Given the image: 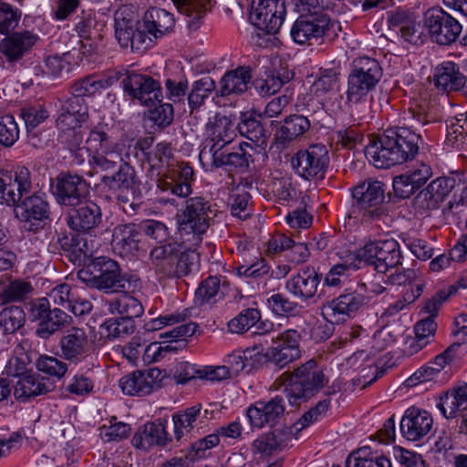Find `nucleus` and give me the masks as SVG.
I'll use <instances>...</instances> for the list:
<instances>
[{"label":"nucleus","instance_id":"f257e3e1","mask_svg":"<svg viewBox=\"0 0 467 467\" xmlns=\"http://www.w3.org/2000/svg\"><path fill=\"white\" fill-rule=\"evenodd\" d=\"M88 150L93 153V167L102 172L113 171L104 175L102 184L111 191L129 192L136 194L140 192V181L135 169L123 161L122 146L115 141L108 132L107 125L98 124L89 130L87 137Z\"/></svg>","mask_w":467,"mask_h":467},{"label":"nucleus","instance_id":"f03ea898","mask_svg":"<svg viewBox=\"0 0 467 467\" xmlns=\"http://www.w3.org/2000/svg\"><path fill=\"white\" fill-rule=\"evenodd\" d=\"M421 135L407 127L387 129L366 147L365 154L379 169H388L412 161L419 152Z\"/></svg>","mask_w":467,"mask_h":467},{"label":"nucleus","instance_id":"7ed1b4c3","mask_svg":"<svg viewBox=\"0 0 467 467\" xmlns=\"http://www.w3.org/2000/svg\"><path fill=\"white\" fill-rule=\"evenodd\" d=\"M381 77L382 68L376 59L360 57L353 60L346 93V104L353 120L364 121L373 118L369 94Z\"/></svg>","mask_w":467,"mask_h":467},{"label":"nucleus","instance_id":"20e7f679","mask_svg":"<svg viewBox=\"0 0 467 467\" xmlns=\"http://www.w3.org/2000/svg\"><path fill=\"white\" fill-rule=\"evenodd\" d=\"M327 382L328 379L317 363L309 359L293 373L284 372L270 389L283 392L291 406H297L315 396Z\"/></svg>","mask_w":467,"mask_h":467},{"label":"nucleus","instance_id":"39448f33","mask_svg":"<svg viewBox=\"0 0 467 467\" xmlns=\"http://www.w3.org/2000/svg\"><path fill=\"white\" fill-rule=\"evenodd\" d=\"M214 212L209 201L202 197H192L176 215L178 232L183 244L198 246L202 235L210 227Z\"/></svg>","mask_w":467,"mask_h":467},{"label":"nucleus","instance_id":"423d86ee","mask_svg":"<svg viewBox=\"0 0 467 467\" xmlns=\"http://www.w3.org/2000/svg\"><path fill=\"white\" fill-rule=\"evenodd\" d=\"M93 267L98 274H88L80 270L78 277L88 285L99 289L114 292L134 291L140 286V279L136 275H121L119 265L112 259L98 257L93 262Z\"/></svg>","mask_w":467,"mask_h":467},{"label":"nucleus","instance_id":"0eeeda50","mask_svg":"<svg viewBox=\"0 0 467 467\" xmlns=\"http://www.w3.org/2000/svg\"><path fill=\"white\" fill-rule=\"evenodd\" d=\"M384 184L379 181L368 180L353 189L354 202L348 217L362 221H373L384 213Z\"/></svg>","mask_w":467,"mask_h":467},{"label":"nucleus","instance_id":"6e6552de","mask_svg":"<svg viewBox=\"0 0 467 467\" xmlns=\"http://www.w3.org/2000/svg\"><path fill=\"white\" fill-rule=\"evenodd\" d=\"M296 174L305 180L323 179L329 164V155L323 144H312L295 153L290 160Z\"/></svg>","mask_w":467,"mask_h":467},{"label":"nucleus","instance_id":"1a4fd4ad","mask_svg":"<svg viewBox=\"0 0 467 467\" xmlns=\"http://www.w3.org/2000/svg\"><path fill=\"white\" fill-rule=\"evenodd\" d=\"M358 256L379 274L397 267L402 259L400 244L394 239L369 241L358 250Z\"/></svg>","mask_w":467,"mask_h":467},{"label":"nucleus","instance_id":"9d476101","mask_svg":"<svg viewBox=\"0 0 467 467\" xmlns=\"http://www.w3.org/2000/svg\"><path fill=\"white\" fill-rule=\"evenodd\" d=\"M115 37L122 48L140 52L147 48L148 40L143 31L137 28V19L131 6L122 5L114 15Z\"/></svg>","mask_w":467,"mask_h":467},{"label":"nucleus","instance_id":"9b49d317","mask_svg":"<svg viewBox=\"0 0 467 467\" xmlns=\"http://www.w3.org/2000/svg\"><path fill=\"white\" fill-rule=\"evenodd\" d=\"M369 295L362 293L358 287L347 289L337 297L333 298L322 306V315L333 322L343 323L354 317L358 311L370 304Z\"/></svg>","mask_w":467,"mask_h":467},{"label":"nucleus","instance_id":"f8f14e48","mask_svg":"<svg viewBox=\"0 0 467 467\" xmlns=\"http://www.w3.org/2000/svg\"><path fill=\"white\" fill-rule=\"evenodd\" d=\"M332 26L328 15L298 16L290 28V36L298 45H313L328 35Z\"/></svg>","mask_w":467,"mask_h":467},{"label":"nucleus","instance_id":"ddd939ff","mask_svg":"<svg viewBox=\"0 0 467 467\" xmlns=\"http://www.w3.org/2000/svg\"><path fill=\"white\" fill-rule=\"evenodd\" d=\"M424 26L431 40L439 45L455 42L462 32L458 20L441 8L427 10L424 14Z\"/></svg>","mask_w":467,"mask_h":467},{"label":"nucleus","instance_id":"4468645a","mask_svg":"<svg viewBox=\"0 0 467 467\" xmlns=\"http://www.w3.org/2000/svg\"><path fill=\"white\" fill-rule=\"evenodd\" d=\"M32 189L31 172L26 167L14 171L0 170V203L16 205Z\"/></svg>","mask_w":467,"mask_h":467},{"label":"nucleus","instance_id":"2eb2a0df","mask_svg":"<svg viewBox=\"0 0 467 467\" xmlns=\"http://www.w3.org/2000/svg\"><path fill=\"white\" fill-rule=\"evenodd\" d=\"M286 14L285 0H259L253 2L249 16L251 23L267 34H276Z\"/></svg>","mask_w":467,"mask_h":467},{"label":"nucleus","instance_id":"dca6fc26","mask_svg":"<svg viewBox=\"0 0 467 467\" xmlns=\"http://www.w3.org/2000/svg\"><path fill=\"white\" fill-rule=\"evenodd\" d=\"M285 396L277 394L268 400H258L246 410L249 423L254 429H263L265 426L277 425L285 415Z\"/></svg>","mask_w":467,"mask_h":467},{"label":"nucleus","instance_id":"f3484780","mask_svg":"<svg viewBox=\"0 0 467 467\" xmlns=\"http://www.w3.org/2000/svg\"><path fill=\"white\" fill-rule=\"evenodd\" d=\"M166 374L158 368L137 370L119 379V387L125 395L146 396L160 389Z\"/></svg>","mask_w":467,"mask_h":467},{"label":"nucleus","instance_id":"a211bd4d","mask_svg":"<svg viewBox=\"0 0 467 467\" xmlns=\"http://www.w3.org/2000/svg\"><path fill=\"white\" fill-rule=\"evenodd\" d=\"M122 84L124 91L129 96L147 107L162 99L161 85L150 76L131 72L122 80Z\"/></svg>","mask_w":467,"mask_h":467},{"label":"nucleus","instance_id":"6ab92c4d","mask_svg":"<svg viewBox=\"0 0 467 467\" xmlns=\"http://www.w3.org/2000/svg\"><path fill=\"white\" fill-rule=\"evenodd\" d=\"M88 193V184L79 175L61 173L56 179L53 194L60 205L77 206Z\"/></svg>","mask_w":467,"mask_h":467},{"label":"nucleus","instance_id":"aec40b11","mask_svg":"<svg viewBox=\"0 0 467 467\" xmlns=\"http://www.w3.org/2000/svg\"><path fill=\"white\" fill-rule=\"evenodd\" d=\"M236 128L226 117H215L207 126V133L212 144L204 145L200 151V160L213 158L231 143L236 137Z\"/></svg>","mask_w":467,"mask_h":467},{"label":"nucleus","instance_id":"412c9836","mask_svg":"<svg viewBox=\"0 0 467 467\" xmlns=\"http://www.w3.org/2000/svg\"><path fill=\"white\" fill-rule=\"evenodd\" d=\"M455 180L451 177H439L421 190L414 199V205L423 212L436 210L455 187Z\"/></svg>","mask_w":467,"mask_h":467},{"label":"nucleus","instance_id":"4be33fe9","mask_svg":"<svg viewBox=\"0 0 467 467\" xmlns=\"http://www.w3.org/2000/svg\"><path fill=\"white\" fill-rule=\"evenodd\" d=\"M433 420L427 410L410 407L400 420V432L408 441H418L428 435L432 428Z\"/></svg>","mask_w":467,"mask_h":467},{"label":"nucleus","instance_id":"5701e85b","mask_svg":"<svg viewBox=\"0 0 467 467\" xmlns=\"http://www.w3.org/2000/svg\"><path fill=\"white\" fill-rule=\"evenodd\" d=\"M38 40L39 36L32 31L15 32L1 40L0 53L9 63L18 62L32 51Z\"/></svg>","mask_w":467,"mask_h":467},{"label":"nucleus","instance_id":"b1692460","mask_svg":"<svg viewBox=\"0 0 467 467\" xmlns=\"http://www.w3.org/2000/svg\"><path fill=\"white\" fill-rule=\"evenodd\" d=\"M59 109L57 125L60 129H73L86 122L88 119V107L83 98L71 94L66 99L58 100Z\"/></svg>","mask_w":467,"mask_h":467},{"label":"nucleus","instance_id":"393cba45","mask_svg":"<svg viewBox=\"0 0 467 467\" xmlns=\"http://www.w3.org/2000/svg\"><path fill=\"white\" fill-rule=\"evenodd\" d=\"M172 441V437L169 435L165 424L161 420L144 424L131 440L134 447L143 450H149L153 446L166 447L171 445Z\"/></svg>","mask_w":467,"mask_h":467},{"label":"nucleus","instance_id":"a878e982","mask_svg":"<svg viewBox=\"0 0 467 467\" xmlns=\"http://www.w3.org/2000/svg\"><path fill=\"white\" fill-rule=\"evenodd\" d=\"M61 357L73 363L81 362L88 352V341L86 332L72 327L60 338Z\"/></svg>","mask_w":467,"mask_h":467},{"label":"nucleus","instance_id":"bb28decb","mask_svg":"<svg viewBox=\"0 0 467 467\" xmlns=\"http://www.w3.org/2000/svg\"><path fill=\"white\" fill-rule=\"evenodd\" d=\"M77 206L68 213L67 224L70 229L78 233H88L100 224L102 212L97 203L87 202Z\"/></svg>","mask_w":467,"mask_h":467},{"label":"nucleus","instance_id":"cd10ccee","mask_svg":"<svg viewBox=\"0 0 467 467\" xmlns=\"http://www.w3.org/2000/svg\"><path fill=\"white\" fill-rule=\"evenodd\" d=\"M193 169L186 163H178L172 167L165 179L159 180L158 186L162 191H171L179 197H187L192 193L190 182L193 177Z\"/></svg>","mask_w":467,"mask_h":467},{"label":"nucleus","instance_id":"c85d7f7f","mask_svg":"<svg viewBox=\"0 0 467 467\" xmlns=\"http://www.w3.org/2000/svg\"><path fill=\"white\" fill-rule=\"evenodd\" d=\"M320 279L314 269L303 268L285 283V289L296 299L303 302L313 298L317 291Z\"/></svg>","mask_w":467,"mask_h":467},{"label":"nucleus","instance_id":"c756f323","mask_svg":"<svg viewBox=\"0 0 467 467\" xmlns=\"http://www.w3.org/2000/svg\"><path fill=\"white\" fill-rule=\"evenodd\" d=\"M208 410H202L201 404H196L172 415L174 439L181 443L192 430L200 428L203 419L207 418Z\"/></svg>","mask_w":467,"mask_h":467},{"label":"nucleus","instance_id":"7c9ffc66","mask_svg":"<svg viewBox=\"0 0 467 467\" xmlns=\"http://www.w3.org/2000/svg\"><path fill=\"white\" fill-rule=\"evenodd\" d=\"M140 231L136 224L121 223L118 224L112 233L111 246L117 254L121 257H130L139 248Z\"/></svg>","mask_w":467,"mask_h":467},{"label":"nucleus","instance_id":"2f4dec72","mask_svg":"<svg viewBox=\"0 0 467 467\" xmlns=\"http://www.w3.org/2000/svg\"><path fill=\"white\" fill-rule=\"evenodd\" d=\"M456 292L454 285L450 286L449 291L440 290L425 303L424 309L430 315L429 317L419 321L414 327L415 336L426 341H430V337L434 336L437 328L433 317L437 315L439 308L451 295Z\"/></svg>","mask_w":467,"mask_h":467},{"label":"nucleus","instance_id":"473e14b6","mask_svg":"<svg viewBox=\"0 0 467 467\" xmlns=\"http://www.w3.org/2000/svg\"><path fill=\"white\" fill-rule=\"evenodd\" d=\"M433 81L439 90L451 92L458 91L465 86L466 77L456 63L444 61L436 67Z\"/></svg>","mask_w":467,"mask_h":467},{"label":"nucleus","instance_id":"72a5a7b5","mask_svg":"<svg viewBox=\"0 0 467 467\" xmlns=\"http://www.w3.org/2000/svg\"><path fill=\"white\" fill-rule=\"evenodd\" d=\"M388 21L390 26L399 29L405 41L414 45L421 42L420 26L413 12L398 8L389 13Z\"/></svg>","mask_w":467,"mask_h":467},{"label":"nucleus","instance_id":"f704fd0d","mask_svg":"<svg viewBox=\"0 0 467 467\" xmlns=\"http://www.w3.org/2000/svg\"><path fill=\"white\" fill-rule=\"evenodd\" d=\"M18 217L22 222H42L49 217V203L44 192H36L20 201Z\"/></svg>","mask_w":467,"mask_h":467},{"label":"nucleus","instance_id":"c9c22d12","mask_svg":"<svg viewBox=\"0 0 467 467\" xmlns=\"http://www.w3.org/2000/svg\"><path fill=\"white\" fill-rule=\"evenodd\" d=\"M183 246V243L168 241L154 246L150 253V263L155 271L163 276L171 271V265Z\"/></svg>","mask_w":467,"mask_h":467},{"label":"nucleus","instance_id":"e433bc0d","mask_svg":"<svg viewBox=\"0 0 467 467\" xmlns=\"http://www.w3.org/2000/svg\"><path fill=\"white\" fill-rule=\"evenodd\" d=\"M133 291L120 292L121 295L114 299L106 300L104 307L111 314H119L122 317L133 318L139 317L143 314L142 304L130 293Z\"/></svg>","mask_w":467,"mask_h":467},{"label":"nucleus","instance_id":"4c0bfd02","mask_svg":"<svg viewBox=\"0 0 467 467\" xmlns=\"http://www.w3.org/2000/svg\"><path fill=\"white\" fill-rule=\"evenodd\" d=\"M251 79V69L248 67H239L228 71L221 79L220 95L225 97L232 94H243L248 89Z\"/></svg>","mask_w":467,"mask_h":467},{"label":"nucleus","instance_id":"58836bf2","mask_svg":"<svg viewBox=\"0 0 467 467\" xmlns=\"http://www.w3.org/2000/svg\"><path fill=\"white\" fill-rule=\"evenodd\" d=\"M49 391L47 379L37 374H27L19 377L14 386V396L16 400L26 401Z\"/></svg>","mask_w":467,"mask_h":467},{"label":"nucleus","instance_id":"ea45409f","mask_svg":"<svg viewBox=\"0 0 467 467\" xmlns=\"http://www.w3.org/2000/svg\"><path fill=\"white\" fill-rule=\"evenodd\" d=\"M145 30L158 38L170 32L175 24L173 16L165 9L152 7L143 17Z\"/></svg>","mask_w":467,"mask_h":467},{"label":"nucleus","instance_id":"a19ab883","mask_svg":"<svg viewBox=\"0 0 467 467\" xmlns=\"http://www.w3.org/2000/svg\"><path fill=\"white\" fill-rule=\"evenodd\" d=\"M178 10L187 17V25L191 30H196L202 23L213 0H171Z\"/></svg>","mask_w":467,"mask_h":467},{"label":"nucleus","instance_id":"79ce46f5","mask_svg":"<svg viewBox=\"0 0 467 467\" xmlns=\"http://www.w3.org/2000/svg\"><path fill=\"white\" fill-rule=\"evenodd\" d=\"M310 129V121L304 115L293 114L286 117L284 124L276 131V140L281 144H286L304 135Z\"/></svg>","mask_w":467,"mask_h":467},{"label":"nucleus","instance_id":"37998d69","mask_svg":"<svg viewBox=\"0 0 467 467\" xmlns=\"http://www.w3.org/2000/svg\"><path fill=\"white\" fill-rule=\"evenodd\" d=\"M443 416L447 419L456 417L457 412L467 409V384L452 389L441 398L438 404Z\"/></svg>","mask_w":467,"mask_h":467},{"label":"nucleus","instance_id":"c03bdc74","mask_svg":"<svg viewBox=\"0 0 467 467\" xmlns=\"http://www.w3.org/2000/svg\"><path fill=\"white\" fill-rule=\"evenodd\" d=\"M403 119L410 125V128L415 130L436 121V116L431 111V105L425 99L411 101L403 113Z\"/></svg>","mask_w":467,"mask_h":467},{"label":"nucleus","instance_id":"a18cd8bd","mask_svg":"<svg viewBox=\"0 0 467 467\" xmlns=\"http://www.w3.org/2000/svg\"><path fill=\"white\" fill-rule=\"evenodd\" d=\"M290 335L288 342L292 343V347L280 348V346H273L265 353L268 360L279 368L285 367L300 357L299 342L301 335L300 333H291Z\"/></svg>","mask_w":467,"mask_h":467},{"label":"nucleus","instance_id":"49530a36","mask_svg":"<svg viewBox=\"0 0 467 467\" xmlns=\"http://www.w3.org/2000/svg\"><path fill=\"white\" fill-rule=\"evenodd\" d=\"M117 81L116 77L97 78L88 76L76 81L71 87V94L78 98L92 96L101 89L111 87Z\"/></svg>","mask_w":467,"mask_h":467},{"label":"nucleus","instance_id":"de8ad7c7","mask_svg":"<svg viewBox=\"0 0 467 467\" xmlns=\"http://www.w3.org/2000/svg\"><path fill=\"white\" fill-rule=\"evenodd\" d=\"M253 149L249 143H241L238 150L224 153L223 151L217 153L214 157L211 158L213 165L215 167L231 166L240 170H246L249 162L252 161V155L244 148Z\"/></svg>","mask_w":467,"mask_h":467},{"label":"nucleus","instance_id":"09e8293b","mask_svg":"<svg viewBox=\"0 0 467 467\" xmlns=\"http://www.w3.org/2000/svg\"><path fill=\"white\" fill-rule=\"evenodd\" d=\"M72 321L70 316L59 308L50 309L41 323H38L36 335L41 338H47L55 332L68 326Z\"/></svg>","mask_w":467,"mask_h":467},{"label":"nucleus","instance_id":"8fccbe9b","mask_svg":"<svg viewBox=\"0 0 467 467\" xmlns=\"http://www.w3.org/2000/svg\"><path fill=\"white\" fill-rule=\"evenodd\" d=\"M183 245L185 251H180L171 265V271H167L164 276L181 278L192 272L195 261L194 249L197 246H192L191 248L190 243L183 244Z\"/></svg>","mask_w":467,"mask_h":467},{"label":"nucleus","instance_id":"3c124183","mask_svg":"<svg viewBox=\"0 0 467 467\" xmlns=\"http://www.w3.org/2000/svg\"><path fill=\"white\" fill-rule=\"evenodd\" d=\"M237 129L242 136L250 140L256 146L264 147L265 145V130L260 121L252 114H244Z\"/></svg>","mask_w":467,"mask_h":467},{"label":"nucleus","instance_id":"603ef678","mask_svg":"<svg viewBox=\"0 0 467 467\" xmlns=\"http://www.w3.org/2000/svg\"><path fill=\"white\" fill-rule=\"evenodd\" d=\"M26 322V314L22 306H10L0 312V328L5 334H13Z\"/></svg>","mask_w":467,"mask_h":467},{"label":"nucleus","instance_id":"864d4df0","mask_svg":"<svg viewBox=\"0 0 467 467\" xmlns=\"http://www.w3.org/2000/svg\"><path fill=\"white\" fill-rule=\"evenodd\" d=\"M215 88V82L211 77H204L193 82L188 95V103L192 110L199 109Z\"/></svg>","mask_w":467,"mask_h":467},{"label":"nucleus","instance_id":"5fc2aeb1","mask_svg":"<svg viewBox=\"0 0 467 467\" xmlns=\"http://www.w3.org/2000/svg\"><path fill=\"white\" fill-rule=\"evenodd\" d=\"M291 78L292 74L287 71L283 74L272 72L267 74L265 78L255 80V89L261 96H270L280 90L283 85L287 83Z\"/></svg>","mask_w":467,"mask_h":467},{"label":"nucleus","instance_id":"6e6d98bb","mask_svg":"<svg viewBox=\"0 0 467 467\" xmlns=\"http://www.w3.org/2000/svg\"><path fill=\"white\" fill-rule=\"evenodd\" d=\"M69 131L67 134L65 143L70 151L74 152V161L77 164H82L85 161L86 157H89L88 162L93 166V153L90 152L87 148V140L85 145L83 143V136L80 131L73 129H68Z\"/></svg>","mask_w":467,"mask_h":467},{"label":"nucleus","instance_id":"4d7b16f0","mask_svg":"<svg viewBox=\"0 0 467 467\" xmlns=\"http://www.w3.org/2000/svg\"><path fill=\"white\" fill-rule=\"evenodd\" d=\"M260 318L261 314L258 309H244L228 322V330L233 334H244L254 327Z\"/></svg>","mask_w":467,"mask_h":467},{"label":"nucleus","instance_id":"13d9d810","mask_svg":"<svg viewBox=\"0 0 467 467\" xmlns=\"http://www.w3.org/2000/svg\"><path fill=\"white\" fill-rule=\"evenodd\" d=\"M285 447L284 441L275 432H266L259 435L252 443L254 453L269 456Z\"/></svg>","mask_w":467,"mask_h":467},{"label":"nucleus","instance_id":"bf43d9fd","mask_svg":"<svg viewBox=\"0 0 467 467\" xmlns=\"http://www.w3.org/2000/svg\"><path fill=\"white\" fill-rule=\"evenodd\" d=\"M338 73L333 69H320L312 84V91L317 97L331 92L338 84Z\"/></svg>","mask_w":467,"mask_h":467},{"label":"nucleus","instance_id":"052dcab7","mask_svg":"<svg viewBox=\"0 0 467 467\" xmlns=\"http://www.w3.org/2000/svg\"><path fill=\"white\" fill-rule=\"evenodd\" d=\"M75 31L85 40H91L99 36L95 11L84 10L76 17Z\"/></svg>","mask_w":467,"mask_h":467},{"label":"nucleus","instance_id":"680f3d73","mask_svg":"<svg viewBox=\"0 0 467 467\" xmlns=\"http://www.w3.org/2000/svg\"><path fill=\"white\" fill-rule=\"evenodd\" d=\"M220 291V279L217 276H209L203 280L195 292V304L203 306L215 302Z\"/></svg>","mask_w":467,"mask_h":467},{"label":"nucleus","instance_id":"e2e57ef3","mask_svg":"<svg viewBox=\"0 0 467 467\" xmlns=\"http://www.w3.org/2000/svg\"><path fill=\"white\" fill-rule=\"evenodd\" d=\"M109 338H119L132 334L135 330V322L131 318H109L103 324Z\"/></svg>","mask_w":467,"mask_h":467},{"label":"nucleus","instance_id":"0e129e2a","mask_svg":"<svg viewBox=\"0 0 467 467\" xmlns=\"http://www.w3.org/2000/svg\"><path fill=\"white\" fill-rule=\"evenodd\" d=\"M36 368L47 375L61 379L67 371V365L51 356H41L36 363Z\"/></svg>","mask_w":467,"mask_h":467},{"label":"nucleus","instance_id":"69168bd1","mask_svg":"<svg viewBox=\"0 0 467 467\" xmlns=\"http://www.w3.org/2000/svg\"><path fill=\"white\" fill-rule=\"evenodd\" d=\"M19 138V129L11 115L0 117V144L11 147Z\"/></svg>","mask_w":467,"mask_h":467},{"label":"nucleus","instance_id":"338daca9","mask_svg":"<svg viewBox=\"0 0 467 467\" xmlns=\"http://www.w3.org/2000/svg\"><path fill=\"white\" fill-rule=\"evenodd\" d=\"M250 199V194L244 190L234 192L229 198L232 214L241 220L248 218L250 215L248 209Z\"/></svg>","mask_w":467,"mask_h":467},{"label":"nucleus","instance_id":"774afa93","mask_svg":"<svg viewBox=\"0 0 467 467\" xmlns=\"http://www.w3.org/2000/svg\"><path fill=\"white\" fill-rule=\"evenodd\" d=\"M32 291V285L28 282L15 280L11 282L1 294L3 303L24 299Z\"/></svg>","mask_w":467,"mask_h":467}]
</instances>
